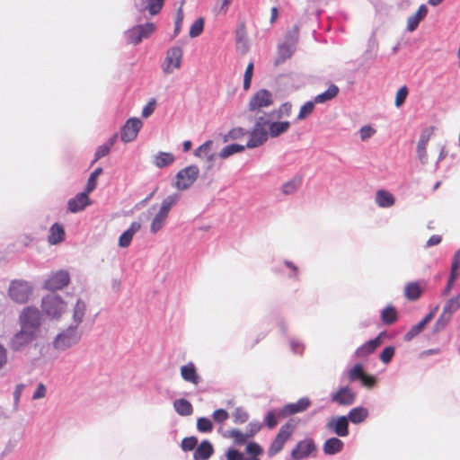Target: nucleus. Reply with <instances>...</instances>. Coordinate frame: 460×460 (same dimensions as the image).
<instances>
[{
    "label": "nucleus",
    "instance_id": "obj_1",
    "mask_svg": "<svg viewBox=\"0 0 460 460\" xmlns=\"http://www.w3.org/2000/svg\"><path fill=\"white\" fill-rule=\"evenodd\" d=\"M85 311V303L81 299H77L73 308L74 324L70 325L66 330L57 336L54 341L56 349L61 350L66 349L79 341L81 333L78 331V325L83 322Z\"/></svg>",
    "mask_w": 460,
    "mask_h": 460
},
{
    "label": "nucleus",
    "instance_id": "obj_2",
    "mask_svg": "<svg viewBox=\"0 0 460 460\" xmlns=\"http://www.w3.org/2000/svg\"><path fill=\"white\" fill-rule=\"evenodd\" d=\"M274 104L272 93L266 89H261L252 94L248 103V111L253 118L268 117L272 119L273 112L266 110Z\"/></svg>",
    "mask_w": 460,
    "mask_h": 460
},
{
    "label": "nucleus",
    "instance_id": "obj_3",
    "mask_svg": "<svg viewBox=\"0 0 460 460\" xmlns=\"http://www.w3.org/2000/svg\"><path fill=\"white\" fill-rule=\"evenodd\" d=\"M255 123L250 132V139L246 144L248 148H255L263 145L267 140L269 134L268 125L270 119L268 117L254 118Z\"/></svg>",
    "mask_w": 460,
    "mask_h": 460
},
{
    "label": "nucleus",
    "instance_id": "obj_4",
    "mask_svg": "<svg viewBox=\"0 0 460 460\" xmlns=\"http://www.w3.org/2000/svg\"><path fill=\"white\" fill-rule=\"evenodd\" d=\"M178 200L179 196L177 194H173L168 196L162 201L159 211L156 213L151 222L150 231L153 234H156L164 227L171 208L177 203Z\"/></svg>",
    "mask_w": 460,
    "mask_h": 460
},
{
    "label": "nucleus",
    "instance_id": "obj_5",
    "mask_svg": "<svg viewBox=\"0 0 460 460\" xmlns=\"http://www.w3.org/2000/svg\"><path fill=\"white\" fill-rule=\"evenodd\" d=\"M67 304L57 295H48L43 297L41 307L44 314L51 318H59L66 310Z\"/></svg>",
    "mask_w": 460,
    "mask_h": 460
},
{
    "label": "nucleus",
    "instance_id": "obj_6",
    "mask_svg": "<svg viewBox=\"0 0 460 460\" xmlns=\"http://www.w3.org/2000/svg\"><path fill=\"white\" fill-rule=\"evenodd\" d=\"M32 288L29 282L24 280H13L9 287V296L16 303H26L31 294Z\"/></svg>",
    "mask_w": 460,
    "mask_h": 460
},
{
    "label": "nucleus",
    "instance_id": "obj_7",
    "mask_svg": "<svg viewBox=\"0 0 460 460\" xmlns=\"http://www.w3.org/2000/svg\"><path fill=\"white\" fill-rule=\"evenodd\" d=\"M183 51L181 47L174 46L170 48L166 52V57L162 65V70L164 74L170 75L175 69H179L181 66Z\"/></svg>",
    "mask_w": 460,
    "mask_h": 460
},
{
    "label": "nucleus",
    "instance_id": "obj_8",
    "mask_svg": "<svg viewBox=\"0 0 460 460\" xmlns=\"http://www.w3.org/2000/svg\"><path fill=\"white\" fill-rule=\"evenodd\" d=\"M199 170L196 165H190L178 172L176 174L175 187L183 190L190 188L198 179Z\"/></svg>",
    "mask_w": 460,
    "mask_h": 460
},
{
    "label": "nucleus",
    "instance_id": "obj_9",
    "mask_svg": "<svg viewBox=\"0 0 460 460\" xmlns=\"http://www.w3.org/2000/svg\"><path fill=\"white\" fill-rule=\"evenodd\" d=\"M19 322L21 327L40 333V314L37 308L25 307L20 315Z\"/></svg>",
    "mask_w": 460,
    "mask_h": 460
},
{
    "label": "nucleus",
    "instance_id": "obj_10",
    "mask_svg": "<svg viewBox=\"0 0 460 460\" xmlns=\"http://www.w3.org/2000/svg\"><path fill=\"white\" fill-rule=\"evenodd\" d=\"M39 334L36 331H30L27 328L21 327V330L11 339L9 347L15 351L21 350L34 341L39 337Z\"/></svg>",
    "mask_w": 460,
    "mask_h": 460
},
{
    "label": "nucleus",
    "instance_id": "obj_11",
    "mask_svg": "<svg viewBox=\"0 0 460 460\" xmlns=\"http://www.w3.org/2000/svg\"><path fill=\"white\" fill-rule=\"evenodd\" d=\"M245 451L250 455L249 457H245L237 449L230 448L226 454V460H260L259 456L263 452L261 447L256 442L248 443Z\"/></svg>",
    "mask_w": 460,
    "mask_h": 460
},
{
    "label": "nucleus",
    "instance_id": "obj_12",
    "mask_svg": "<svg viewBox=\"0 0 460 460\" xmlns=\"http://www.w3.org/2000/svg\"><path fill=\"white\" fill-rule=\"evenodd\" d=\"M294 429L295 425L291 422H288L280 428L279 433L269 447L270 456H275L282 450L286 441L291 437Z\"/></svg>",
    "mask_w": 460,
    "mask_h": 460
},
{
    "label": "nucleus",
    "instance_id": "obj_13",
    "mask_svg": "<svg viewBox=\"0 0 460 460\" xmlns=\"http://www.w3.org/2000/svg\"><path fill=\"white\" fill-rule=\"evenodd\" d=\"M70 282L67 271L58 270L52 273L44 283V288L48 290H59L66 287Z\"/></svg>",
    "mask_w": 460,
    "mask_h": 460
},
{
    "label": "nucleus",
    "instance_id": "obj_14",
    "mask_svg": "<svg viewBox=\"0 0 460 460\" xmlns=\"http://www.w3.org/2000/svg\"><path fill=\"white\" fill-rule=\"evenodd\" d=\"M316 450V446L312 438H305L299 441L291 452V456L295 460H301L308 457Z\"/></svg>",
    "mask_w": 460,
    "mask_h": 460
},
{
    "label": "nucleus",
    "instance_id": "obj_15",
    "mask_svg": "<svg viewBox=\"0 0 460 460\" xmlns=\"http://www.w3.org/2000/svg\"><path fill=\"white\" fill-rule=\"evenodd\" d=\"M142 127V121L137 118H131L127 120L121 129V140L125 143L133 141L140 128Z\"/></svg>",
    "mask_w": 460,
    "mask_h": 460
},
{
    "label": "nucleus",
    "instance_id": "obj_16",
    "mask_svg": "<svg viewBox=\"0 0 460 460\" xmlns=\"http://www.w3.org/2000/svg\"><path fill=\"white\" fill-rule=\"evenodd\" d=\"M326 429L339 437L349 435V420L346 416L331 418L326 423Z\"/></svg>",
    "mask_w": 460,
    "mask_h": 460
},
{
    "label": "nucleus",
    "instance_id": "obj_17",
    "mask_svg": "<svg viewBox=\"0 0 460 460\" xmlns=\"http://www.w3.org/2000/svg\"><path fill=\"white\" fill-rule=\"evenodd\" d=\"M310 405V400L306 397H303L296 402L288 403L282 407L279 410V415L282 417H288L298 412H302L305 411Z\"/></svg>",
    "mask_w": 460,
    "mask_h": 460
},
{
    "label": "nucleus",
    "instance_id": "obj_18",
    "mask_svg": "<svg viewBox=\"0 0 460 460\" xmlns=\"http://www.w3.org/2000/svg\"><path fill=\"white\" fill-rule=\"evenodd\" d=\"M90 192L84 191L78 193L75 198L69 199L68 201V210L72 213H77L85 207L91 204V200L88 197Z\"/></svg>",
    "mask_w": 460,
    "mask_h": 460
},
{
    "label": "nucleus",
    "instance_id": "obj_19",
    "mask_svg": "<svg viewBox=\"0 0 460 460\" xmlns=\"http://www.w3.org/2000/svg\"><path fill=\"white\" fill-rule=\"evenodd\" d=\"M356 398L355 394L349 387H342L334 393L332 396V401L340 405H350L354 402Z\"/></svg>",
    "mask_w": 460,
    "mask_h": 460
},
{
    "label": "nucleus",
    "instance_id": "obj_20",
    "mask_svg": "<svg viewBox=\"0 0 460 460\" xmlns=\"http://www.w3.org/2000/svg\"><path fill=\"white\" fill-rule=\"evenodd\" d=\"M384 333H380L374 340H370L356 350V355L359 358L367 357L372 354L383 342L382 337Z\"/></svg>",
    "mask_w": 460,
    "mask_h": 460
},
{
    "label": "nucleus",
    "instance_id": "obj_21",
    "mask_svg": "<svg viewBox=\"0 0 460 460\" xmlns=\"http://www.w3.org/2000/svg\"><path fill=\"white\" fill-rule=\"evenodd\" d=\"M428 12V8L425 4L420 5L417 12L408 18L407 30L409 31H415L420 22L427 16Z\"/></svg>",
    "mask_w": 460,
    "mask_h": 460
},
{
    "label": "nucleus",
    "instance_id": "obj_22",
    "mask_svg": "<svg viewBox=\"0 0 460 460\" xmlns=\"http://www.w3.org/2000/svg\"><path fill=\"white\" fill-rule=\"evenodd\" d=\"M141 228V225L138 222H133L128 230L122 233L119 238V247L126 248L131 243L134 234L138 232Z\"/></svg>",
    "mask_w": 460,
    "mask_h": 460
},
{
    "label": "nucleus",
    "instance_id": "obj_23",
    "mask_svg": "<svg viewBox=\"0 0 460 460\" xmlns=\"http://www.w3.org/2000/svg\"><path fill=\"white\" fill-rule=\"evenodd\" d=\"M214 453V448L211 443L208 440H203L196 448L193 457L195 460H208Z\"/></svg>",
    "mask_w": 460,
    "mask_h": 460
},
{
    "label": "nucleus",
    "instance_id": "obj_24",
    "mask_svg": "<svg viewBox=\"0 0 460 460\" xmlns=\"http://www.w3.org/2000/svg\"><path fill=\"white\" fill-rule=\"evenodd\" d=\"M181 375L186 382L193 385H198L199 383V376L197 374L195 365L192 362H190L181 367Z\"/></svg>",
    "mask_w": 460,
    "mask_h": 460
},
{
    "label": "nucleus",
    "instance_id": "obj_25",
    "mask_svg": "<svg viewBox=\"0 0 460 460\" xmlns=\"http://www.w3.org/2000/svg\"><path fill=\"white\" fill-rule=\"evenodd\" d=\"M343 442L337 438L327 439L323 445V450L325 455H335L343 449Z\"/></svg>",
    "mask_w": 460,
    "mask_h": 460
},
{
    "label": "nucleus",
    "instance_id": "obj_26",
    "mask_svg": "<svg viewBox=\"0 0 460 460\" xmlns=\"http://www.w3.org/2000/svg\"><path fill=\"white\" fill-rule=\"evenodd\" d=\"M271 119H270L268 125L269 134L271 137H277L288 130L290 127L289 121L271 122Z\"/></svg>",
    "mask_w": 460,
    "mask_h": 460
},
{
    "label": "nucleus",
    "instance_id": "obj_27",
    "mask_svg": "<svg viewBox=\"0 0 460 460\" xmlns=\"http://www.w3.org/2000/svg\"><path fill=\"white\" fill-rule=\"evenodd\" d=\"M64 239H65L64 227L58 223H55L50 227V230H49V234L48 237L49 243L51 244H58V243H61L62 241H64Z\"/></svg>",
    "mask_w": 460,
    "mask_h": 460
},
{
    "label": "nucleus",
    "instance_id": "obj_28",
    "mask_svg": "<svg viewBox=\"0 0 460 460\" xmlns=\"http://www.w3.org/2000/svg\"><path fill=\"white\" fill-rule=\"evenodd\" d=\"M376 202L380 208H390L394 204L395 200L390 192L385 190H378L376 193Z\"/></svg>",
    "mask_w": 460,
    "mask_h": 460
},
{
    "label": "nucleus",
    "instance_id": "obj_29",
    "mask_svg": "<svg viewBox=\"0 0 460 460\" xmlns=\"http://www.w3.org/2000/svg\"><path fill=\"white\" fill-rule=\"evenodd\" d=\"M398 319L396 309L393 305H388L381 312V320L386 325L394 323Z\"/></svg>",
    "mask_w": 460,
    "mask_h": 460
},
{
    "label": "nucleus",
    "instance_id": "obj_30",
    "mask_svg": "<svg viewBox=\"0 0 460 460\" xmlns=\"http://www.w3.org/2000/svg\"><path fill=\"white\" fill-rule=\"evenodd\" d=\"M421 295V288L418 282H410L404 288V296L407 299L414 301Z\"/></svg>",
    "mask_w": 460,
    "mask_h": 460
},
{
    "label": "nucleus",
    "instance_id": "obj_31",
    "mask_svg": "<svg viewBox=\"0 0 460 460\" xmlns=\"http://www.w3.org/2000/svg\"><path fill=\"white\" fill-rule=\"evenodd\" d=\"M174 409L181 416H189L193 412L191 403L186 399H178L173 403Z\"/></svg>",
    "mask_w": 460,
    "mask_h": 460
},
{
    "label": "nucleus",
    "instance_id": "obj_32",
    "mask_svg": "<svg viewBox=\"0 0 460 460\" xmlns=\"http://www.w3.org/2000/svg\"><path fill=\"white\" fill-rule=\"evenodd\" d=\"M174 162V156L171 153L160 152L154 158V164L158 168H164Z\"/></svg>",
    "mask_w": 460,
    "mask_h": 460
},
{
    "label": "nucleus",
    "instance_id": "obj_33",
    "mask_svg": "<svg viewBox=\"0 0 460 460\" xmlns=\"http://www.w3.org/2000/svg\"><path fill=\"white\" fill-rule=\"evenodd\" d=\"M339 93V88L335 84H332L329 88L323 93H320L314 97V102L316 103H323L326 102L334 97L337 96Z\"/></svg>",
    "mask_w": 460,
    "mask_h": 460
},
{
    "label": "nucleus",
    "instance_id": "obj_34",
    "mask_svg": "<svg viewBox=\"0 0 460 460\" xmlns=\"http://www.w3.org/2000/svg\"><path fill=\"white\" fill-rule=\"evenodd\" d=\"M145 4V10H146L151 15L158 14L165 0H142Z\"/></svg>",
    "mask_w": 460,
    "mask_h": 460
},
{
    "label": "nucleus",
    "instance_id": "obj_35",
    "mask_svg": "<svg viewBox=\"0 0 460 460\" xmlns=\"http://www.w3.org/2000/svg\"><path fill=\"white\" fill-rule=\"evenodd\" d=\"M367 417V411L362 407H357L350 410L349 419L352 423H360Z\"/></svg>",
    "mask_w": 460,
    "mask_h": 460
},
{
    "label": "nucleus",
    "instance_id": "obj_36",
    "mask_svg": "<svg viewBox=\"0 0 460 460\" xmlns=\"http://www.w3.org/2000/svg\"><path fill=\"white\" fill-rule=\"evenodd\" d=\"M302 184V177H294L290 181L285 182L282 185V192L285 195H290L295 193Z\"/></svg>",
    "mask_w": 460,
    "mask_h": 460
},
{
    "label": "nucleus",
    "instance_id": "obj_37",
    "mask_svg": "<svg viewBox=\"0 0 460 460\" xmlns=\"http://www.w3.org/2000/svg\"><path fill=\"white\" fill-rule=\"evenodd\" d=\"M246 146L239 145V144H232L225 146L219 153V157L222 159H226L230 155L244 151Z\"/></svg>",
    "mask_w": 460,
    "mask_h": 460
},
{
    "label": "nucleus",
    "instance_id": "obj_38",
    "mask_svg": "<svg viewBox=\"0 0 460 460\" xmlns=\"http://www.w3.org/2000/svg\"><path fill=\"white\" fill-rule=\"evenodd\" d=\"M116 137H117V135H114L112 137H111L109 139V141L102 146H100L96 152H95V158H94V162L101 159L102 157L107 155L111 147L113 146L114 143H115V140H116Z\"/></svg>",
    "mask_w": 460,
    "mask_h": 460
},
{
    "label": "nucleus",
    "instance_id": "obj_39",
    "mask_svg": "<svg viewBox=\"0 0 460 460\" xmlns=\"http://www.w3.org/2000/svg\"><path fill=\"white\" fill-rule=\"evenodd\" d=\"M460 308V294L451 297L444 305L443 311L452 316Z\"/></svg>",
    "mask_w": 460,
    "mask_h": 460
},
{
    "label": "nucleus",
    "instance_id": "obj_40",
    "mask_svg": "<svg viewBox=\"0 0 460 460\" xmlns=\"http://www.w3.org/2000/svg\"><path fill=\"white\" fill-rule=\"evenodd\" d=\"M284 418L285 417H282L279 415V411H270L264 418V423L270 429H272L278 425L279 419H284Z\"/></svg>",
    "mask_w": 460,
    "mask_h": 460
},
{
    "label": "nucleus",
    "instance_id": "obj_41",
    "mask_svg": "<svg viewBox=\"0 0 460 460\" xmlns=\"http://www.w3.org/2000/svg\"><path fill=\"white\" fill-rule=\"evenodd\" d=\"M102 173V168L98 167L96 168L90 175L86 186L85 190L86 192H92L97 186V179L98 177Z\"/></svg>",
    "mask_w": 460,
    "mask_h": 460
},
{
    "label": "nucleus",
    "instance_id": "obj_42",
    "mask_svg": "<svg viewBox=\"0 0 460 460\" xmlns=\"http://www.w3.org/2000/svg\"><path fill=\"white\" fill-rule=\"evenodd\" d=\"M429 137L425 135H421L417 146V153L419 158L422 163H424L427 159L426 148L428 145Z\"/></svg>",
    "mask_w": 460,
    "mask_h": 460
},
{
    "label": "nucleus",
    "instance_id": "obj_43",
    "mask_svg": "<svg viewBox=\"0 0 460 460\" xmlns=\"http://www.w3.org/2000/svg\"><path fill=\"white\" fill-rule=\"evenodd\" d=\"M314 109V102H305L297 114V119L303 120L306 119L310 114L313 113Z\"/></svg>",
    "mask_w": 460,
    "mask_h": 460
},
{
    "label": "nucleus",
    "instance_id": "obj_44",
    "mask_svg": "<svg viewBox=\"0 0 460 460\" xmlns=\"http://www.w3.org/2000/svg\"><path fill=\"white\" fill-rule=\"evenodd\" d=\"M197 429L200 432H210L213 429L212 421L206 417L199 418L197 420Z\"/></svg>",
    "mask_w": 460,
    "mask_h": 460
},
{
    "label": "nucleus",
    "instance_id": "obj_45",
    "mask_svg": "<svg viewBox=\"0 0 460 460\" xmlns=\"http://www.w3.org/2000/svg\"><path fill=\"white\" fill-rule=\"evenodd\" d=\"M451 315L447 314L446 312L442 311V314L437 320L434 325V332H440L442 331L447 323L450 322Z\"/></svg>",
    "mask_w": 460,
    "mask_h": 460
},
{
    "label": "nucleus",
    "instance_id": "obj_46",
    "mask_svg": "<svg viewBox=\"0 0 460 460\" xmlns=\"http://www.w3.org/2000/svg\"><path fill=\"white\" fill-rule=\"evenodd\" d=\"M203 29H204V20L202 18H199L191 25L189 34L191 38H196L202 33Z\"/></svg>",
    "mask_w": 460,
    "mask_h": 460
},
{
    "label": "nucleus",
    "instance_id": "obj_47",
    "mask_svg": "<svg viewBox=\"0 0 460 460\" xmlns=\"http://www.w3.org/2000/svg\"><path fill=\"white\" fill-rule=\"evenodd\" d=\"M365 375L363 367L360 364H356L349 372V381L360 380Z\"/></svg>",
    "mask_w": 460,
    "mask_h": 460
},
{
    "label": "nucleus",
    "instance_id": "obj_48",
    "mask_svg": "<svg viewBox=\"0 0 460 460\" xmlns=\"http://www.w3.org/2000/svg\"><path fill=\"white\" fill-rule=\"evenodd\" d=\"M137 27L143 39L148 38L155 31V25L153 22L137 25Z\"/></svg>",
    "mask_w": 460,
    "mask_h": 460
},
{
    "label": "nucleus",
    "instance_id": "obj_49",
    "mask_svg": "<svg viewBox=\"0 0 460 460\" xmlns=\"http://www.w3.org/2000/svg\"><path fill=\"white\" fill-rule=\"evenodd\" d=\"M253 75V63L250 62L246 66L243 75V89L247 91L251 87L252 78Z\"/></svg>",
    "mask_w": 460,
    "mask_h": 460
},
{
    "label": "nucleus",
    "instance_id": "obj_50",
    "mask_svg": "<svg viewBox=\"0 0 460 460\" xmlns=\"http://www.w3.org/2000/svg\"><path fill=\"white\" fill-rule=\"evenodd\" d=\"M424 328H425V325L421 322L413 325L410 329V331L405 334L404 340L408 341L412 340L414 337H416L418 334H420Z\"/></svg>",
    "mask_w": 460,
    "mask_h": 460
},
{
    "label": "nucleus",
    "instance_id": "obj_51",
    "mask_svg": "<svg viewBox=\"0 0 460 460\" xmlns=\"http://www.w3.org/2000/svg\"><path fill=\"white\" fill-rule=\"evenodd\" d=\"M198 444V439L195 437H188L184 438L181 441V447L183 451H191L193 450Z\"/></svg>",
    "mask_w": 460,
    "mask_h": 460
},
{
    "label": "nucleus",
    "instance_id": "obj_52",
    "mask_svg": "<svg viewBox=\"0 0 460 460\" xmlns=\"http://www.w3.org/2000/svg\"><path fill=\"white\" fill-rule=\"evenodd\" d=\"M183 18H184V13H183L182 7L181 6V7H179V9L176 12L175 28H174L173 37H176L180 33L181 25L183 22Z\"/></svg>",
    "mask_w": 460,
    "mask_h": 460
},
{
    "label": "nucleus",
    "instance_id": "obj_53",
    "mask_svg": "<svg viewBox=\"0 0 460 460\" xmlns=\"http://www.w3.org/2000/svg\"><path fill=\"white\" fill-rule=\"evenodd\" d=\"M408 88L406 86H402L396 93L395 96V106L400 107L405 102L408 95Z\"/></svg>",
    "mask_w": 460,
    "mask_h": 460
},
{
    "label": "nucleus",
    "instance_id": "obj_54",
    "mask_svg": "<svg viewBox=\"0 0 460 460\" xmlns=\"http://www.w3.org/2000/svg\"><path fill=\"white\" fill-rule=\"evenodd\" d=\"M128 40L130 43L134 45H137L139 42H141L143 38L141 37L137 26L133 27L128 31Z\"/></svg>",
    "mask_w": 460,
    "mask_h": 460
},
{
    "label": "nucleus",
    "instance_id": "obj_55",
    "mask_svg": "<svg viewBox=\"0 0 460 460\" xmlns=\"http://www.w3.org/2000/svg\"><path fill=\"white\" fill-rule=\"evenodd\" d=\"M212 140H208L195 150V155L201 157L202 155H208L211 151Z\"/></svg>",
    "mask_w": 460,
    "mask_h": 460
},
{
    "label": "nucleus",
    "instance_id": "obj_56",
    "mask_svg": "<svg viewBox=\"0 0 460 460\" xmlns=\"http://www.w3.org/2000/svg\"><path fill=\"white\" fill-rule=\"evenodd\" d=\"M394 347L389 346L385 348L380 354V360L385 364L389 363L394 355Z\"/></svg>",
    "mask_w": 460,
    "mask_h": 460
},
{
    "label": "nucleus",
    "instance_id": "obj_57",
    "mask_svg": "<svg viewBox=\"0 0 460 460\" xmlns=\"http://www.w3.org/2000/svg\"><path fill=\"white\" fill-rule=\"evenodd\" d=\"M246 136V131L242 128H235L231 129L226 137L232 140L241 139Z\"/></svg>",
    "mask_w": 460,
    "mask_h": 460
},
{
    "label": "nucleus",
    "instance_id": "obj_58",
    "mask_svg": "<svg viewBox=\"0 0 460 460\" xmlns=\"http://www.w3.org/2000/svg\"><path fill=\"white\" fill-rule=\"evenodd\" d=\"M229 418L228 412L224 409H217L213 412V420L217 423H223Z\"/></svg>",
    "mask_w": 460,
    "mask_h": 460
},
{
    "label": "nucleus",
    "instance_id": "obj_59",
    "mask_svg": "<svg viewBox=\"0 0 460 460\" xmlns=\"http://www.w3.org/2000/svg\"><path fill=\"white\" fill-rule=\"evenodd\" d=\"M233 418L235 423H244L248 420V413L238 408L234 411Z\"/></svg>",
    "mask_w": 460,
    "mask_h": 460
},
{
    "label": "nucleus",
    "instance_id": "obj_60",
    "mask_svg": "<svg viewBox=\"0 0 460 460\" xmlns=\"http://www.w3.org/2000/svg\"><path fill=\"white\" fill-rule=\"evenodd\" d=\"M292 111V104L290 102H285L281 104L278 110V119H280L282 117H288L290 116Z\"/></svg>",
    "mask_w": 460,
    "mask_h": 460
},
{
    "label": "nucleus",
    "instance_id": "obj_61",
    "mask_svg": "<svg viewBox=\"0 0 460 460\" xmlns=\"http://www.w3.org/2000/svg\"><path fill=\"white\" fill-rule=\"evenodd\" d=\"M230 436L234 439L235 442L239 444H243L247 440L248 435L243 434L239 429H232L230 431Z\"/></svg>",
    "mask_w": 460,
    "mask_h": 460
},
{
    "label": "nucleus",
    "instance_id": "obj_62",
    "mask_svg": "<svg viewBox=\"0 0 460 460\" xmlns=\"http://www.w3.org/2000/svg\"><path fill=\"white\" fill-rule=\"evenodd\" d=\"M359 132H360V138H361V140L365 141V140L370 138L376 133V129H374L370 126H363L360 128Z\"/></svg>",
    "mask_w": 460,
    "mask_h": 460
},
{
    "label": "nucleus",
    "instance_id": "obj_63",
    "mask_svg": "<svg viewBox=\"0 0 460 460\" xmlns=\"http://www.w3.org/2000/svg\"><path fill=\"white\" fill-rule=\"evenodd\" d=\"M156 101L155 99H151L148 103L143 108L142 116L144 118H148L155 109Z\"/></svg>",
    "mask_w": 460,
    "mask_h": 460
},
{
    "label": "nucleus",
    "instance_id": "obj_64",
    "mask_svg": "<svg viewBox=\"0 0 460 460\" xmlns=\"http://www.w3.org/2000/svg\"><path fill=\"white\" fill-rule=\"evenodd\" d=\"M451 272L456 275L460 274V249L454 255Z\"/></svg>",
    "mask_w": 460,
    "mask_h": 460
}]
</instances>
